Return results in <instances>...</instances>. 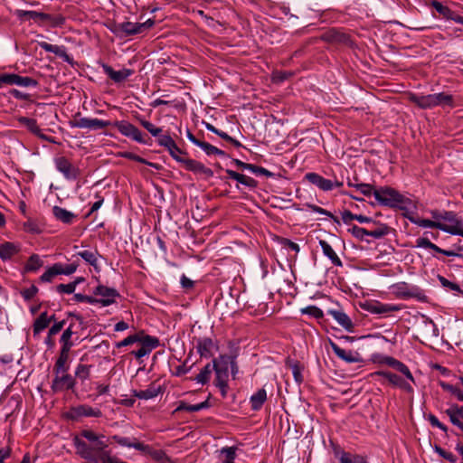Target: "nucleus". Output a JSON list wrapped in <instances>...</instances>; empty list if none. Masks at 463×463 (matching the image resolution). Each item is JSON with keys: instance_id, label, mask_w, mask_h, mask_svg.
I'll list each match as a JSON object with an SVG mask.
<instances>
[{"instance_id": "obj_1", "label": "nucleus", "mask_w": 463, "mask_h": 463, "mask_svg": "<svg viewBox=\"0 0 463 463\" xmlns=\"http://www.w3.org/2000/svg\"><path fill=\"white\" fill-rule=\"evenodd\" d=\"M409 99L421 109H430L437 106L453 109L459 105L453 95L445 92L428 95L410 94Z\"/></svg>"}, {"instance_id": "obj_2", "label": "nucleus", "mask_w": 463, "mask_h": 463, "mask_svg": "<svg viewBox=\"0 0 463 463\" xmlns=\"http://www.w3.org/2000/svg\"><path fill=\"white\" fill-rule=\"evenodd\" d=\"M374 198L381 205L391 208H402L406 198L392 187L383 186L375 190Z\"/></svg>"}, {"instance_id": "obj_3", "label": "nucleus", "mask_w": 463, "mask_h": 463, "mask_svg": "<svg viewBox=\"0 0 463 463\" xmlns=\"http://www.w3.org/2000/svg\"><path fill=\"white\" fill-rule=\"evenodd\" d=\"M430 215L434 220L441 222V226L447 228V230H441L442 232L457 235V232L453 231H461L463 229V220L455 212L431 210Z\"/></svg>"}, {"instance_id": "obj_4", "label": "nucleus", "mask_w": 463, "mask_h": 463, "mask_svg": "<svg viewBox=\"0 0 463 463\" xmlns=\"http://www.w3.org/2000/svg\"><path fill=\"white\" fill-rule=\"evenodd\" d=\"M213 368L215 372V385L220 388L222 396L225 397L228 388L229 355H222L218 360H213Z\"/></svg>"}, {"instance_id": "obj_5", "label": "nucleus", "mask_w": 463, "mask_h": 463, "mask_svg": "<svg viewBox=\"0 0 463 463\" xmlns=\"http://www.w3.org/2000/svg\"><path fill=\"white\" fill-rule=\"evenodd\" d=\"M73 444L77 453L81 458L87 459V463H101L103 454H109L107 451H99L91 445H88L78 436L74 437Z\"/></svg>"}, {"instance_id": "obj_6", "label": "nucleus", "mask_w": 463, "mask_h": 463, "mask_svg": "<svg viewBox=\"0 0 463 463\" xmlns=\"http://www.w3.org/2000/svg\"><path fill=\"white\" fill-rule=\"evenodd\" d=\"M15 14L20 19H33L39 24L50 23L52 26H61L64 23L62 16L54 17L49 14L37 11L16 10Z\"/></svg>"}, {"instance_id": "obj_7", "label": "nucleus", "mask_w": 463, "mask_h": 463, "mask_svg": "<svg viewBox=\"0 0 463 463\" xmlns=\"http://www.w3.org/2000/svg\"><path fill=\"white\" fill-rule=\"evenodd\" d=\"M110 126L115 127L121 135L131 138L132 140L139 144H146L147 141L145 138V135L133 124L126 120H118L111 123Z\"/></svg>"}, {"instance_id": "obj_8", "label": "nucleus", "mask_w": 463, "mask_h": 463, "mask_svg": "<svg viewBox=\"0 0 463 463\" xmlns=\"http://www.w3.org/2000/svg\"><path fill=\"white\" fill-rule=\"evenodd\" d=\"M67 419L71 420H80L84 417L99 418L102 416V411L99 408L91 407L88 404H79L72 406L65 413Z\"/></svg>"}, {"instance_id": "obj_9", "label": "nucleus", "mask_w": 463, "mask_h": 463, "mask_svg": "<svg viewBox=\"0 0 463 463\" xmlns=\"http://www.w3.org/2000/svg\"><path fill=\"white\" fill-rule=\"evenodd\" d=\"M72 128H86L90 130H100L111 125L110 121H105L99 118H90L80 117L77 115L72 120L70 121Z\"/></svg>"}, {"instance_id": "obj_10", "label": "nucleus", "mask_w": 463, "mask_h": 463, "mask_svg": "<svg viewBox=\"0 0 463 463\" xmlns=\"http://www.w3.org/2000/svg\"><path fill=\"white\" fill-rule=\"evenodd\" d=\"M76 385V380L68 372L54 373L52 381L51 389L53 392H61L67 390H72Z\"/></svg>"}, {"instance_id": "obj_11", "label": "nucleus", "mask_w": 463, "mask_h": 463, "mask_svg": "<svg viewBox=\"0 0 463 463\" xmlns=\"http://www.w3.org/2000/svg\"><path fill=\"white\" fill-rule=\"evenodd\" d=\"M138 344H140V347L137 350L132 351L131 354L137 359H141L148 355L154 349L157 348L160 342L157 337L145 334Z\"/></svg>"}, {"instance_id": "obj_12", "label": "nucleus", "mask_w": 463, "mask_h": 463, "mask_svg": "<svg viewBox=\"0 0 463 463\" xmlns=\"http://www.w3.org/2000/svg\"><path fill=\"white\" fill-rule=\"evenodd\" d=\"M305 179L324 192L331 191L334 187H342L343 182L338 180L326 179L317 173H307Z\"/></svg>"}, {"instance_id": "obj_13", "label": "nucleus", "mask_w": 463, "mask_h": 463, "mask_svg": "<svg viewBox=\"0 0 463 463\" xmlns=\"http://www.w3.org/2000/svg\"><path fill=\"white\" fill-rule=\"evenodd\" d=\"M330 446L335 458L339 460V463H367L363 456L346 452L340 445L333 441H330Z\"/></svg>"}, {"instance_id": "obj_14", "label": "nucleus", "mask_w": 463, "mask_h": 463, "mask_svg": "<svg viewBox=\"0 0 463 463\" xmlns=\"http://www.w3.org/2000/svg\"><path fill=\"white\" fill-rule=\"evenodd\" d=\"M54 163L56 169L68 180H76L80 175V169L64 156L55 158Z\"/></svg>"}, {"instance_id": "obj_15", "label": "nucleus", "mask_w": 463, "mask_h": 463, "mask_svg": "<svg viewBox=\"0 0 463 463\" xmlns=\"http://www.w3.org/2000/svg\"><path fill=\"white\" fill-rule=\"evenodd\" d=\"M0 82L22 87H36L38 85V81L31 77H24L14 73L2 75Z\"/></svg>"}, {"instance_id": "obj_16", "label": "nucleus", "mask_w": 463, "mask_h": 463, "mask_svg": "<svg viewBox=\"0 0 463 463\" xmlns=\"http://www.w3.org/2000/svg\"><path fill=\"white\" fill-rule=\"evenodd\" d=\"M93 294L101 297L99 300V304L103 307L113 304L116 301V298L119 297L118 292L115 288H108L103 285L97 286L93 290Z\"/></svg>"}, {"instance_id": "obj_17", "label": "nucleus", "mask_w": 463, "mask_h": 463, "mask_svg": "<svg viewBox=\"0 0 463 463\" xmlns=\"http://www.w3.org/2000/svg\"><path fill=\"white\" fill-rule=\"evenodd\" d=\"M373 375L383 376L386 378L391 384L393 386L399 387L400 389L411 393L413 392L412 386L406 380L402 378L401 376L392 373L388 371H377L373 373Z\"/></svg>"}, {"instance_id": "obj_18", "label": "nucleus", "mask_w": 463, "mask_h": 463, "mask_svg": "<svg viewBox=\"0 0 463 463\" xmlns=\"http://www.w3.org/2000/svg\"><path fill=\"white\" fill-rule=\"evenodd\" d=\"M416 247L432 250L437 253L443 254L448 257H463V253L455 250H443L431 242L427 237H420L416 240Z\"/></svg>"}, {"instance_id": "obj_19", "label": "nucleus", "mask_w": 463, "mask_h": 463, "mask_svg": "<svg viewBox=\"0 0 463 463\" xmlns=\"http://www.w3.org/2000/svg\"><path fill=\"white\" fill-rule=\"evenodd\" d=\"M380 363L385 364L389 365L390 367L397 370L398 372L402 373L406 377V379L409 380L410 382H411V383L415 382L414 377H413L412 373H411L409 367L405 364L395 359L394 357L387 356V355L383 356V357H382Z\"/></svg>"}, {"instance_id": "obj_20", "label": "nucleus", "mask_w": 463, "mask_h": 463, "mask_svg": "<svg viewBox=\"0 0 463 463\" xmlns=\"http://www.w3.org/2000/svg\"><path fill=\"white\" fill-rule=\"evenodd\" d=\"M101 67L103 69L104 73H106L116 83L123 82L134 73L133 70L127 68H124L119 71H115L112 69L111 66L106 63H101Z\"/></svg>"}, {"instance_id": "obj_21", "label": "nucleus", "mask_w": 463, "mask_h": 463, "mask_svg": "<svg viewBox=\"0 0 463 463\" xmlns=\"http://www.w3.org/2000/svg\"><path fill=\"white\" fill-rule=\"evenodd\" d=\"M38 45L45 52H52L62 59L63 61L72 64L73 59L67 53V49L63 45H54L46 42H38Z\"/></svg>"}, {"instance_id": "obj_22", "label": "nucleus", "mask_w": 463, "mask_h": 463, "mask_svg": "<svg viewBox=\"0 0 463 463\" xmlns=\"http://www.w3.org/2000/svg\"><path fill=\"white\" fill-rule=\"evenodd\" d=\"M402 309V306L389 303L374 302L367 305L366 310L371 314H379L387 316L391 312H397Z\"/></svg>"}, {"instance_id": "obj_23", "label": "nucleus", "mask_w": 463, "mask_h": 463, "mask_svg": "<svg viewBox=\"0 0 463 463\" xmlns=\"http://www.w3.org/2000/svg\"><path fill=\"white\" fill-rule=\"evenodd\" d=\"M327 314L331 316L339 326L349 333L354 332V323L352 319L342 309H329Z\"/></svg>"}, {"instance_id": "obj_24", "label": "nucleus", "mask_w": 463, "mask_h": 463, "mask_svg": "<svg viewBox=\"0 0 463 463\" xmlns=\"http://www.w3.org/2000/svg\"><path fill=\"white\" fill-rule=\"evenodd\" d=\"M431 6L445 19L453 20L458 24H463V17L452 11L447 5L439 1H432Z\"/></svg>"}, {"instance_id": "obj_25", "label": "nucleus", "mask_w": 463, "mask_h": 463, "mask_svg": "<svg viewBox=\"0 0 463 463\" xmlns=\"http://www.w3.org/2000/svg\"><path fill=\"white\" fill-rule=\"evenodd\" d=\"M184 165L186 170L191 171L194 174L203 175L206 178L213 176V172L212 169L206 167L203 163L196 161L194 159L186 158V160L184 163Z\"/></svg>"}, {"instance_id": "obj_26", "label": "nucleus", "mask_w": 463, "mask_h": 463, "mask_svg": "<svg viewBox=\"0 0 463 463\" xmlns=\"http://www.w3.org/2000/svg\"><path fill=\"white\" fill-rule=\"evenodd\" d=\"M331 347L334 354L343 361L347 363H358L361 361V357L359 354L353 352L351 350H345L341 348L335 343L331 342Z\"/></svg>"}, {"instance_id": "obj_27", "label": "nucleus", "mask_w": 463, "mask_h": 463, "mask_svg": "<svg viewBox=\"0 0 463 463\" xmlns=\"http://www.w3.org/2000/svg\"><path fill=\"white\" fill-rule=\"evenodd\" d=\"M17 120L21 125L25 127L31 133L37 136L41 139L51 141V138L42 132V129L39 128L37 121L34 118L20 117Z\"/></svg>"}, {"instance_id": "obj_28", "label": "nucleus", "mask_w": 463, "mask_h": 463, "mask_svg": "<svg viewBox=\"0 0 463 463\" xmlns=\"http://www.w3.org/2000/svg\"><path fill=\"white\" fill-rule=\"evenodd\" d=\"M445 413L450 422L463 431V422L461 421V419L463 420V406L452 404L445 411Z\"/></svg>"}, {"instance_id": "obj_29", "label": "nucleus", "mask_w": 463, "mask_h": 463, "mask_svg": "<svg viewBox=\"0 0 463 463\" xmlns=\"http://www.w3.org/2000/svg\"><path fill=\"white\" fill-rule=\"evenodd\" d=\"M143 455L150 457L152 459L158 462H165L168 460V457L162 449H156L149 445L141 442L139 449Z\"/></svg>"}, {"instance_id": "obj_30", "label": "nucleus", "mask_w": 463, "mask_h": 463, "mask_svg": "<svg viewBox=\"0 0 463 463\" xmlns=\"http://www.w3.org/2000/svg\"><path fill=\"white\" fill-rule=\"evenodd\" d=\"M71 349L61 348L59 356L53 366V373H61L69 371V353Z\"/></svg>"}, {"instance_id": "obj_31", "label": "nucleus", "mask_w": 463, "mask_h": 463, "mask_svg": "<svg viewBox=\"0 0 463 463\" xmlns=\"http://www.w3.org/2000/svg\"><path fill=\"white\" fill-rule=\"evenodd\" d=\"M80 436L85 438L89 441L92 443V447L97 449L99 451H105L104 449L107 447V444L102 439L104 436H98L95 432L89 430H84L80 432Z\"/></svg>"}, {"instance_id": "obj_32", "label": "nucleus", "mask_w": 463, "mask_h": 463, "mask_svg": "<svg viewBox=\"0 0 463 463\" xmlns=\"http://www.w3.org/2000/svg\"><path fill=\"white\" fill-rule=\"evenodd\" d=\"M86 360V355H83L80 359V363L77 364L75 368V378L79 379L81 383L89 380L90 377V373L93 368L92 364H86L82 362Z\"/></svg>"}, {"instance_id": "obj_33", "label": "nucleus", "mask_w": 463, "mask_h": 463, "mask_svg": "<svg viewBox=\"0 0 463 463\" xmlns=\"http://www.w3.org/2000/svg\"><path fill=\"white\" fill-rule=\"evenodd\" d=\"M20 250L18 245L14 242L6 241L0 244V259L4 261L11 260Z\"/></svg>"}, {"instance_id": "obj_34", "label": "nucleus", "mask_w": 463, "mask_h": 463, "mask_svg": "<svg viewBox=\"0 0 463 463\" xmlns=\"http://www.w3.org/2000/svg\"><path fill=\"white\" fill-rule=\"evenodd\" d=\"M226 174L231 179L236 180L238 183L249 188H255L258 185V182L250 176L237 173L231 169H227Z\"/></svg>"}, {"instance_id": "obj_35", "label": "nucleus", "mask_w": 463, "mask_h": 463, "mask_svg": "<svg viewBox=\"0 0 463 463\" xmlns=\"http://www.w3.org/2000/svg\"><path fill=\"white\" fill-rule=\"evenodd\" d=\"M319 245L322 249L324 255L330 260L332 264H334L336 267L343 266V262H342L341 259L338 257V255L335 253L334 249L331 247V245L327 241H326L324 240H320Z\"/></svg>"}, {"instance_id": "obj_36", "label": "nucleus", "mask_w": 463, "mask_h": 463, "mask_svg": "<svg viewBox=\"0 0 463 463\" xmlns=\"http://www.w3.org/2000/svg\"><path fill=\"white\" fill-rule=\"evenodd\" d=\"M162 392V387L155 383L150 384L146 390L134 391V396L141 400H149Z\"/></svg>"}, {"instance_id": "obj_37", "label": "nucleus", "mask_w": 463, "mask_h": 463, "mask_svg": "<svg viewBox=\"0 0 463 463\" xmlns=\"http://www.w3.org/2000/svg\"><path fill=\"white\" fill-rule=\"evenodd\" d=\"M213 342L209 337L199 338L196 341V350L202 357H210L212 355V349Z\"/></svg>"}, {"instance_id": "obj_38", "label": "nucleus", "mask_w": 463, "mask_h": 463, "mask_svg": "<svg viewBox=\"0 0 463 463\" xmlns=\"http://www.w3.org/2000/svg\"><path fill=\"white\" fill-rule=\"evenodd\" d=\"M52 214L58 221L66 224L72 223L74 219L76 218V215L73 213L60 206L52 207Z\"/></svg>"}, {"instance_id": "obj_39", "label": "nucleus", "mask_w": 463, "mask_h": 463, "mask_svg": "<svg viewBox=\"0 0 463 463\" xmlns=\"http://www.w3.org/2000/svg\"><path fill=\"white\" fill-rule=\"evenodd\" d=\"M411 222L422 228H436L439 230H447L446 227L441 226V222L437 220L422 219L420 217H410Z\"/></svg>"}, {"instance_id": "obj_40", "label": "nucleus", "mask_w": 463, "mask_h": 463, "mask_svg": "<svg viewBox=\"0 0 463 463\" xmlns=\"http://www.w3.org/2000/svg\"><path fill=\"white\" fill-rule=\"evenodd\" d=\"M79 264L72 262L71 264H62L60 262L54 263L51 268L54 271L55 275H71L78 268Z\"/></svg>"}, {"instance_id": "obj_41", "label": "nucleus", "mask_w": 463, "mask_h": 463, "mask_svg": "<svg viewBox=\"0 0 463 463\" xmlns=\"http://www.w3.org/2000/svg\"><path fill=\"white\" fill-rule=\"evenodd\" d=\"M237 447H224L220 450L218 463H235Z\"/></svg>"}, {"instance_id": "obj_42", "label": "nucleus", "mask_w": 463, "mask_h": 463, "mask_svg": "<svg viewBox=\"0 0 463 463\" xmlns=\"http://www.w3.org/2000/svg\"><path fill=\"white\" fill-rule=\"evenodd\" d=\"M267 400V392L265 389L261 388L257 392L252 394L250 398L251 409L259 411Z\"/></svg>"}, {"instance_id": "obj_43", "label": "nucleus", "mask_w": 463, "mask_h": 463, "mask_svg": "<svg viewBox=\"0 0 463 463\" xmlns=\"http://www.w3.org/2000/svg\"><path fill=\"white\" fill-rule=\"evenodd\" d=\"M75 256L80 257L88 264L91 265L96 269H98V259L99 257L98 250H85L77 252L75 255H73V257H75Z\"/></svg>"}, {"instance_id": "obj_44", "label": "nucleus", "mask_w": 463, "mask_h": 463, "mask_svg": "<svg viewBox=\"0 0 463 463\" xmlns=\"http://www.w3.org/2000/svg\"><path fill=\"white\" fill-rule=\"evenodd\" d=\"M209 407V402L204 401L203 402L197 404H187L184 402H181L180 404L175 409V411H188V412H196L206 409Z\"/></svg>"}, {"instance_id": "obj_45", "label": "nucleus", "mask_w": 463, "mask_h": 463, "mask_svg": "<svg viewBox=\"0 0 463 463\" xmlns=\"http://www.w3.org/2000/svg\"><path fill=\"white\" fill-rule=\"evenodd\" d=\"M51 323V319H48L46 312H43L33 323V335H38L40 332L44 330Z\"/></svg>"}, {"instance_id": "obj_46", "label": "nucleus", "mask_w": 463, "mask_h": 463, "mask_svg": "<svg viewBox=\"0 0 463 463\" xmlns=\"http://www.w3.org/2000/svg\"><path fill=\"white\" fill-rule=\"evenodd\" d=\"M74 334L73 331V324H71L62 333L60 343L61 344V348L71 349L73 346V342L71 341V336Z\"/></svg>"}, {"instance_id": "obj_47", "label": "nucleus", "mask_w": 463, "mask_h": 463, "mask_svg": "<svg viewBox=\"0 0 463 463\" xmlns=\"http://www.w3.org/2000/svg\"><path fill=\"white\" fill-rule=\"evenodd\" d=\"M213 371V365L211 364H207L201 372L194 377L192 380L195 381L198 383L201 384H206L212 375V373Z\"/></svg>"}, {"instance_id": "obj_48", "label": "nucleus", "mask_w": 463, "mask_h": 463, "mask_svg": "<svg viewBox=\"0 0 463 463\" xmlns=\"http://www.w3.org/2000/svg\"><path fill=\"white\" fill-rule=\"evenodd\" d=\"M140 23H131V22H124L119 24V29L121 32L125 33L127 35H136L142 33Z\"/></svg>"}, {"instance_id": "obj_49", "label": "nucleus", "mask_w": 463, "mask_h": 463, "mask_svg": "<svg viewBox=\"0 0 463 463\" xmlns=\"http://www.w3.org/2000/svg\"><path fill=\"white\" fill-rule=\"evenodd\" d=\"M112 439L118 445L122 446V447H127V448H133L137 450L139 449V445L141 444V442L137 441L136 439H133V440H131L129 438H126V437H121V436H118V435H114L112 437Z\"/></svg>"}, {"instance_id": "obj_50", "label": "nucleus", "mask_w": 463, "mask_h": 463, "mask_svg": "<svg viewBox=\"0 0 463 463\" xmlns=\"http://www.w3.org/2000/svg\"><path fill=\"white\" fill-rule=\"evenodd\" d=\"M197 146H199L201 149H203L207 156H213V155L220 156H227L223 150H221L218 147H216L205 141H200Z\"/></svg>"}, {"instance_id": "obj_51", "label": "nucleus", "mask_w": 463, "mask_h": 463, "mask_svg": "<svg viewBox=\"0 0 463 463\" xmlns=\"http://www.w3.org/2000/svg\"><path fill=\"white\" fill-rule=\"evenodd\" d=\"M145 335L144 331H139L134 335H130L120 342L116 343L117 348L125 347L135 343L141 341L142 336Z\"/></svg>"}, {"instance_id": "obj_52", "label": "nucleus", "mask_w": 463, "mask_h": 463, "mask_svg": "<svg viewBox=\"0 0 463 463\" xmlns=\"http://www.w3.org/2000/svg\"><path fill=\"white\" fill-rule=\"evenodd\" d=\"M43 262L37 254L32 255L29 260H27V263L25 265V269L27 271H36L38 270L42 266Z\"/></svg>"}, {"instance_id": "obj_53", "label": "nucleus", "mask_w": 463, "mask_h": 463, "mask_svg": "<svg viewBox=\"0 0 463 463\" xmlns=\"http://www.w3.org/2000/svg\"><path fill=\"white\" fill-rule=\"evenodd\" d=\"M157 142L161 146H164L167 149V151L172 148L176 150V143L175 140L169 136V135H162L160 134L159 137H157Z\"/></svg>"}, {"instance_id": "obj_54", "label": "nucleus", "mask_w": 463, "mask_h": 463, "mask_svg": "<svg viewBox=\"0 0 463 463\" xmlns=\"http://www.w3.org/2000/svg\"><path fill=\"white\" fill-rule=\"evenodd\" d=\"M139 123L141 126L146 128L153 137H159L162 133V128L156 127L150 121H147L144 118H139Z\"/></svg>"}, {"instance_id": "obj_55", "label": "nucleus", "mask_w": 463, "mask_h": 463, "mask_svg": "<svg viewBox=\"0 0 463 463\" xmlns=\"http://www.w3.org/2000/svg\"><path fill=\"white\" fill-rule=\"evenodd\" d=\"M301 314L309 315L315 318H322L324 317V312L322 309L316 306H308L300 310Z\"/></svg>"}, {"instance_id": "obj_56", "label": "nucleus", "mask_w": 463, "mask_h": 463, "mask_svg": "<svg viewBox=\"0 0 463 463\" xmlns=\"http://www.w3.org/2000/svg\"><path fill=\"white\" fill-rule=\"evenodd\" d=\"M438 279L442 287L447 288L452 291H456V292L463 294V290H461L459 285H458L457 283L449 281V279H447L445 277H443L441 275L438 276Z\"/></svg>"}, {"instance_id": "obj_57", "label": "nucleus", "mask_w": 463, "mask_h": 463, "mask_svg": "<svg viewBox=\"0 0 463 463\" xmlns=\"http://www.w3.org/2000/svg\"><path fill=\"white\" fill-rule=\"evenodd\" d=\"M24 230L27 232L31 233H40L42 232V229L39 225V223L33 219H28L23 224Z\"/></svg>"}, {"instance_id": "obj_58", "label": "nucleus", "mask_w": 463, "mask_h": 463, "mask_svg": "<svg viewBox=\"0 0 463 463\" xmlns=\"http://www.w3.org/2000/svg\"><path fill=\"white\" fill-rule=\"evenodd\" d=\"M77 285L78 281H73L68 284H59L55 288L60 294H72L75 291Z\"/></svg>"}, {"instance_id": "obj_59", "label": "nucleus", "mask_w": 463, "mask_h": 463, "mask_svg": "<svg viewBox=\"0 0 463 463\" xmlns=\"http://www.w3.org/2000/svg\"><path fill=\"white\" fill-rule=\"evenodd\" d=\"M307 207L314 213H319V214H323V215H326L329 218H331L335 222H336L337 224L340 223V221L338 220L337 217H335L331 212L320 207V206H317V205H315V204H308Z\"/></svg>"}, {"instance_id": "obj_60", "label": "nucleus", "mask_w": 463, "mask_h": 463, "mask_svg": "<svg viewBox=\"0 0 463 463\" xmlns=\"http://www.w3.org/2000/svg\"><path fill=\"white\" fill-rule=\"evenodd\" d=\"M348 232L358 240H364L366 236H368V231L364 228L359 227L357 225H353L348 229Z\"/></svg>"}, {"instance_id": "obj_61", "label": "nucleus", "mask_w": 463, "mask_h": 463, "mask_svg": "<svg viewBox=\"0 0 463 463\" xmlns=\"http://www.w3.org/2000/svg\"><path fill=\"white\" fill-rule=\"evenodd\" d=\"M395 288H397V294L402 298H410L414 296L412 288H410L409 286L404 282L397 284Z\"/></svg>"}, {"instance_id": "obj_62", "label": "nucleus", "mask_w": 463, "mask_h": 463, "mask_svg": "<svg viewBox=\"0 0 463 463\" xmlns=\"http://www.w3.org/2000/svg\"><path fill=\"white\" fill-rule=\"evenodd\" d=\"M356 190L364 196H371L372 194L374 195L376 189L370 184L360 183L356 185Z\"/></svg>"}, {"instance_id": "obj_63", "label": "nucleus", "mask_w": 463, "mask_h": 463, "mask_svg": "<svg viewBox=\"0 0 463 463\" xmlns=\"http://www.w3.org/2000/svg\"><path fill=\"white\" fill-rule=\"evenodd\" d=\"M248 170L256 175H265L267 177L273 176V174L270 171H269L268 169H266L262 166H258V165H252V164H249Z\"/></svg>"}, {"instance_id": "obj_64", "label": "nucleus", "mask_w": 463, "mask_h": 463, "mask_svg": "<svg viewBox=\"0 0 463 463\" xmlns=\"http://www.w3.org/2000/svg\"><path fill=\"white\" fill-rule=\"evenodd\" d=\"M389 232V228L386 225H383L377 229L368 231V236L380 239L385 235H387Z\"/></svg>"}]
</instances>
